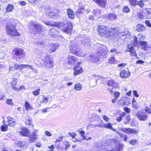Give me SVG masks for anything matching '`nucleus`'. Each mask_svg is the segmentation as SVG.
Masks as SVG:
<instances>
[{
	"instance_id": "1",
	"label": "nucleus",
	"mask_w": 151,
	"mask_h": 151,
	"mask_svg": "<svg viewBox=\"0 0 151 151\" xmlns=\"http://www.w3.org/2000/svg\"><path fill=\"white\" fill-rule=\"evenodd\" d=\"M115 28H109L107 29L105 25L99 26L98 31L99 35L101 37H104L107 38L112 36L115 33Z\"/></svg>"
},
{
	"instance_id": "2",
	"label": "nucleus",
	"mask_w": 151,
	"mask_h": 151,
	"mask_svg": "<svg viewBox=\"0 0 151 151\" xmlns=\"http://www.w3.org/2000/svg\"><path fill=\"white\" fill-rule=\"evenodd\" d=\"M53 25L60 27L62 29V31L67 34L70 33L72 30L73 26L72 24L70 22H60L58 24H54Z\"/></svg>"
},
{
	"instance_id": "3",
	"label": "nucleus",
	"mask_w": 151,
	"mask_h": 151,
	"mask_svg": "<svg viewBox=\"0 0 151 151\" xmlns=\"http://www.w3.org/2000/svg\"><path fill=\"white\" fill-rule=\"evenodd\" d=\"M12 53L15 59L17 60L23 58L25 56V53L23 50L19 48H16L13 49Z\"/></svg>"
},
{
	"instance_id": "4",
	"label": "nucleus",
	"mask_w": 151,
	"mask_h": 151,
	"mask_svg": "<svg viewBox=\"0 0 151 151\" xmlns=\"http://www.w3.org/2000/svg\"><path fill=\"white\" fill-rule=\"evenodd\" d=\"M6 29L7 34L11 36H19L20 35L17 31L15 26L13 24H8L6 26Z\"/></svg>"
},
{
	"instance_id": "5",
	"label": "nucleus",
	"mask_w": 151,
	"mask_h": 151,
	"mask_svg": "<svg viewBox=\"0 0 151 151\" xmlns=\"http://www.w3.org/2000/svg\"><path fill=\"white\" fill-rule=\"evenodd\" d=\"M69 46L71 52L74 55H77L78 54L79 50L75 41L74 40L70 41Z\"/></svg>"
},
{
	"instance_id": "6",
	"label": "nucleus",
	"mask_w": 151,
	"mask_h": 151,
	"mask_svg": "<svg viewBox=\"0 0 151 151\" xmlns=\"http://www.w3.org/2000/svg\"><path fill=\"white\" fill-rule=\"evenodd\" d=\"M42 9H43L46 11V13L47 15L53 18H57L58 15L56 14L55 12L52 11V9L48 6H41Z\"/></svg>"
},
{
	"instance_id": "7",
	"label": "nucleus",
	"mask_w": 151,
	"mask_h": 151,
	"mask_svg": "<svg viewBox=\"0 0 151 151\" xmlns=\"http://www.w3.org/2000/svg\"><path fill=\"white\" fill-rule=\"evenodd\" d=\"M119 129L120 131L128 134H136L138 133V131L135 129H132L130 128L119 127Z\"/></svg>"
},
{
	"instance_id": "8",
	"label": "nucleus",
	"mask_w": 151,
	"mask_h": 151,
	"mask_svg": "<svg viewBox=\"0 0 151 151\" xmlns=\"http://www.w3.org/2000/svg\"><path fill=\"white\" fill-rule=\"evenodd\" d=\"M28 141L30 143H33L35 142L36 140L38 139V134L35 132H32L29 135H28Z\"/></svg>"
},
{
	"instance_id": "9",
	"label": "nucleus",
	"mask_w": 151,
	"mask_h": 151,
	"mask_svg": "<svg viewBox=\"0 0 151 151\" xmlns=\"http://www.w3.org/2000/svg\"><path fill=\"white\" fill-rule=\"evenodd\" d=\"M136 116L141 121H145L148 118V116L145 112H139L137 113Z\"/></svg>"
},
{
	"instance_id": "10",
	"label": "nucleus",
	"mask_w": 151,
	"mask_h": 151,
	"mask_svg": "<svg viewBox=\"0 0 151 151\" xmlns=\"http://www.w3.org/2000/svg\"><path fill=\"white\" fill-rule=\"evenodd\" d=\"M67 63L69 65H74L78 61L77 58L73 55H69L68 57Z\"/></svg>"
},
{
	"instance_id": "11",
	"label": "nucleus",
	"mask_w": 151,
	"mask_h": 151,
	"mask_svg": "<svg viewBox=\"0 0 151 151\" xmlns=\"http://www.w3.org/2000/svg\"><path fill=\"white\" fill-rule=\"evenodd\" d=\"M58 44L52 43L47 48V50L50 53L54 52L59 47Z\"/></svg>"
},
{
	"instance_id": "12",
	"label": "nucleus",
	"mask_w": 151,
	"mask_h": 151,
	"mask_svg": "<svg viewBox=\"0 0 151 151\" xmlns=\"http://www.w3.org/2000/svg\"><path fill=\"white\" fill-rule=\"evenodd\" d=\"M86 58L87 61L93 63H97L99 60L98 57L94 55H88Z\"/></svg>"
},
{
	"instance_id": "13",
	"label": "nucleus",
	"mask_w": 151,
	"mask_h": 151,
	"mask_svg": "<svg viewBox=\"0 0 151 151\" xmlns=\"http://www.w3.org/2000/svg\"><path fill=\"white\" fill-rule=\"evenodd\" d=\"M45 64L46 65V67L47 68H51L53 66L52 61L48 56L45 57Z\"/></svg>"
},
{
	"instance_id": "14",
	"label": "nucleus",
	"mask_w": 151,
	"mask_h": 151,
	"mask_svg": "<svg viewBox=\"0 0 151 151\" xmlns=\"http://www.w3.org/2000/svg\"><path fill=\"white\" fill-rule=\"evenodd\" d=\"M130 35V33L127 30H125L124 32L120 33L119 32V35L121 39L123 40H124L126 38H129Z\"/></svg>"
},
{
	"instance_id": "15",
	"label": "nucleus",
	"mask_w": 151,
	"mask_h": 151,
	"mask_svg": "<svg viewBox=\"0 0 151 151\" xmlns=\"http://www.w3.org/2000/svg\"><path fill=\"white\" fill-rule=\"evenodd\" d=\"M19 132L20 135L24 137H28L30 133L29 130L25 128L21 129Z\"/></svg>"
},
{
	"instance_id": "16",
	"label": "nucleus",
	"mask_w": 151,
	"mask_h": 151,
	"mask_svg": "<svg viewBox=\"0 0 151 151\" xmlns=\"http://www.w3.org/2000/svg\"><path fill=\"white\" fill-rule=\"evenodd\" d=\"M81 62H78V65L76 66L74 69V74L75 76L77 75L82 73L83 72V69L79 68L78 65L81 64Z\"/></svg>"
},
{
	"instance_id": "17",
	"label": "nucleus",
	"mask_w": 151,
	"mask_h": 151,
	"mask_svg": "<svg viewBox=\"0 0 151 151\" xmlns=\"http://www.w3.org/2000/svg\"><path fill=\"white\" fill-rule=\"evenodd\" d=\"M107 85L109 86H112L114 88H118L119 87L118 83L112 79L108 81Z\"/></svg>"
},
{
	"instance_id": "18",
	"label": "nucleus",
	"mask_w": 151,
	"mask_h": 151,
	"mask_svg": "<svg viewBox=\"0 0 151 151\" xmlns=\"http://www.w3.org/2000/svg\"><path fill=\"white\" fill-rule=\"evenodd\" d=\"M32 25L35 28V29L37 33H39L40 34L42 30L41 25L36 22L33 23Z\"/></svg>"
},
{
	"instance_id": "19",
	"label": "nucleus",
	"mask_w": 151,
	"mask_h": 151,
	"mask_svg": "<svg viewBox=\"0 0 151 151\" xmlns=\"http://www.w3.org/2000/svg\"><path fill=\"white\" fill-rule=\"evenodd\" d=\"M98 5L103 8H105L106 4V0H93Z\"/></svg>"
},
{
	"instance_id": "20",
	"label": "nucleus",
	"mask_w": 151,
	"mask_h": 151,
	"mask_svg": "<svg viewBox=\"0 0 151 151\" xmlns=\"http://www.w3.org/2000/svg\"><path fill=\"white\" fill-rule=\"evenodd\" d=\"M130 73L129 71L123 70L121 71L120 73V76L122 78H128L130 76Z\"/></svg>"
},
{
	"instance_id": "21",
	"label": "nucleus",
	"mask_w": 151,
	"mask_h": 151,
	"mask_svg": "<svg viewBox=\"0 0 151 151\" xmlns=\"http://www.w3.org/2000/svg\"><path fill=\"white\" fill-rule=\"evenodd\" d=\"M8 120L9 122V125L10 126H13L17 123L14 118L12 117L8 116Z\"/></svg>"
},
{
	"instance_id": "22",
	"label": "nucleus",
	"mask_w": 151,
	"mask_h": 151,
	"mask_svg": "<svg viewBox=\"0 0 151 151\" xmlns=\"http://www.w3.org/2000/svg\"><path fill=\"white\" fill-rule=\"evenodd\" d=\"M139 43L140 45L141 46V49L144 50H147V42L145 41H140Z\"/></svg>"
},
{
	"instance_id": "23",
	"label": "nucleus",
	"mask_w": 151,
	"mask_h": 151,
	"mask_svg": "<svg viewBox=\"0 0 151 151\" xmlns=\"http://www.w3.org/2000/svg\"><path fill=\"white\" fill-rule=\"evenodd\" d=\"M112 124L110 123L104 124L102 125V127L111 129L112 131H116V129L113 128L112 127Z\"/></svg>"
},
{
	"instance_id": "24",
	"label": "nucleus",
	"mask_w": 151,
	"mask_h": 151,
	"mask_svg": "<svg viewBox=\"0 0 151 151\" xmlns=\"http://www.w3.org/2000/svg\"><path fill=\"white\" fill-rule=\"evenodd\" d=\"M90 41V39L88 37H86L81 40V42L83 45H88Z\"/></svg>"
},
{
	"instance_id": "25",
	"label": "nucleus",
	"mask_w": 151,
	"mask_h": 151,
	"mask_svg": "<svg viewBox=\"0 0 151 151\" xmlns=\"http://www.w3.org/2000/svg\"><path fill=\"white\" fill-rule=\"evenodd\" d=\"M14 9V6L11 4H9L6 8V12L8 13L12 12Z\"/></svg>"
},
{
	"instance_id": "26",
	"label": "nucleus",
	"mask_w": 151,
	"mask_h": 151,
	"mask_svg": "<svg viewBox=\"0 0 151 151\" xmlns=\"http://www.w3.org/2000/svg\"><path fill=\"white\" fill-rule=\"evenodd\" d=\"M107 144L108 145H117V142L116 140L114 139H109L106 142Z\"/></svg>"
},
{
	"instance_id": "27",
	"label": "nucleus",
	"mask_w": 151,
	"mask_h": 151,
	"mask_svg": "<svg viewBox=\"0 0 151 151\" xmlns=\"http://www.w3.org/2000/svg\"><path fill=\"white\" fill-rule=\"evenodd\" d=\"M116 18V15L113 13H111L109 14L107 17V19L111 21H113Z\"/></svg>"
},
{
	"instance_id": "28",
	"label": "nucleus",
	"mask_w": 151,
	"mask_h": 151,
	"mask_svg": "<svg viewBox=\"0 0 151 151\" xmlns=\"http://www.w3.org/2000/svg\"><path fill=\"white\" fill-rule=\"evenodd\" d=\"M67 13L70 19H73L75 17V15L73 10L69 9H67Z\"/></svg>"
},
{
	"instance_id": "29",
	"label": "nucleus",
	"mask_w": 151,
	"mask_h": 151,
	"mask_svg": "<svg viewBox=\"0 0 151 151\" xmlns=\"http://www.w3.org/2000/svg\"><path fill=\"white\" fill-rule=\"evenodd\" d=\"M17 82V79L16 78H14L13 79V80L11 83V87L15 91H16V89H17V88H16V85Z\"/></svg>"
},
{
	"instance_id": "30",
	"label": "nucleus",
	"mask_w": 151,
	"mask_h": 151,
	"mask_svg": "<svg viewBox=\"0 0 151 151\" xmlns=\"http://www.w3.org/2000/svg\"><path fill=\"white\" fill-rule=\"evenodd\" d=\"M57 31L54 28L51 29L50 31V35L53 37H55L57 36Z\"/></svg>"
},
{
	"instance_id": "31",
	"label": "nucleus",
	"mask_w": 151,
	"mask_h": 151,
	"mask_svg": "<svg viewBox=\"0 0 151 151\" xmlns=\"http://www.w3.org/2000/svg\"><path fill=\"white\" fill-rule=\"evenodd\" d=\"M145 13L146 17L147 19L151 18V9H145Z\"/></svg>"
},
{
	"instance_id": "32",
	"label": "nucleus",
	"mask_w": 151,
	"mask_h": 151,
	"mask_svg": "<svg viewBox=\"0 0 151 151\" xmlns=\"http://www.w3.org/2000/svg\"><path fill=\"white\" fill-rule=\"evenodd\" d=\"M137 30L138 32H141L145 29V27L142 24H138L136 27Z\"/></svg>"
},
{
	"instance_id": "33",
	"label": "nucleus",
	"mask_w": 151,
	"mask_h": 151,
	"mask_svg": "<svg viewBox=\"0 0 151 151\" xmlns=\"http://www.w3.org/2000/svg\"><path fill=\"white\" fill-rule=\"evenodd\" d=\"M98 49H99V52L101 53H102L106 52L107 50L105 49L106 47L104 45H100V46L98 47Z\"/></svg>"
},
{
	"instance_id": "34",
	"label": "nucleus",
	"mask_w": 151,
	"mask_h": 151,
	"mask_svg": "<svg viewBox=\"0 0 151 151\" xmlns=\"http://www.w3.org/2000/svg\"><path fill=\"white\" fill-rule=\"evenodd\" d=\"M82 85L80 83H76L75 86L74 88L76 91H80L82 88Z\"/></svg>"
},
{
	"instance_id": "35",
	"label": "nucleus",
	"mask_w": 151,
	"mask_h": 151,
	"mask_svg": "<svg viewBox=\"0 0 151 151\" xmlns=\"http://www.w3.org/2000/svg\"><path fill=\"white\" fill-rule=\"evenodd\" d=\"M84 12V9L83 7L79 8L76 12V16H78V14H83Z\"/></svg>"
},
{
	"instance_id": "36",
	"label": "nucleus",
	"mask_w": 151,
	"mask_h": 151,
	"mask_svg": "<svg viewBox=\"0 0 151 151\" xmlns=\"http://www.w3.org/2000/svg\"><path fill=\"white\" fill-rule=\"evenodd\" d=\"M25 109L26 110H31L33 109V108L31 106L29 103L27 101L25 102Z\"/></svg>"
},
{
	"instance_id": "37",
	"label": "nucleus",
	"mask_w": 151,
	"mask_h": 151,
	"mask_svg": "<svg viewBox=\"0 0 151 151\" xmlns=\"http://www.w3.org/2000/svg\"><path fill=\"white\" fill-rule=\"evenodd\" d=\"M129 143L132 145H138V141L137 140L135 139H134L133 140H132L130 141Z\"/></svg>"
},
{
	"instance_id": "38",
	"label": "nucleus",
	"mask_w": 151,
	"mask_h": 151,
	"mask_svg": "<svg viewBox=\"0 0 151 151\" xmlns=\"http://www.w3.org/2000/svg\"><path fill=\"white\" fill-rule=\"evenodd\" d=\"M93 13L94 15H99L101 14V11L97 9H94L93 12Z\"/></svg>"
},
{
	"instance_id": "39",
	"label": "nucleus",
	"mask_w": 151,
	"mask_h": 151,
	"mask_svg": "<svg viewBox=\"0 0 151 151\" xmlns=\"http://www.w3.org/2000/svg\"><path fill=\"white\" fill-rule=\"evenodd\" d=\"M115 62V58L114 56H111L109 58L108 62L110 64L114 63Z\"/></svg>"
},
{
	"instance_id": "40",
	"label": "nucleus",
	"mask_w": 151,
	"mask_h": 151,
	"mask_svg": "<svg viewBox=\"0 0 151 151\" xmlns=\"http://www.w3.org/2000/svg\"><path fill=\"white\" fill-rule=\"evenodd\" d=\"M116 149L115 150H112V151H120L122 149V145L118 144L116 147Z\"/></svg>"
},
{
	"instance_id": "41",
	"label": "nucleus",
	"mask_w": 151,
	"mask_h": 151,
	"mask_svg": "<svg viewBox=\"0 0 151 151\" xmlns=\"http://www.w3.org/2000/svg\"><path fill=\"white\" fill-rule=\"evenodd\" d=\"M8 126L5 124H3L1 127V130L2 131L5 132L7 130Z\"/></svg>"
},
{
	"instance_id": "42",
	"label": "nucleus",
	"mask_w": 151,
	"mask_h": 151,
	"mask_svg": "<svg viewBox=\"0 0 151 151\" xmlns=\"http://www.w3.org/2000/svg\"><path fill=\"white\" fill-rule=\"evenodd\" d=\"M137 4L141 8L143 7L144 6V3L142 0L138 1L137 3Z\"/></svg>"
},
{
	"instance_id": "43",
	"label": "nucleus",
	"mask_w": 151,
	"mask_h": 151,
	"mask_svg": "<svg viewBox=\"0 0 151 151\" xmlns=\"http://www.w3.org/2000/svg\"><path fill=\"white\" fill-rule=\"evenodd\" d=\"M6 104H8L9 105L13 106L14 105V103L12 101V99H7L6 100Z\"/></svg>"
},
{
	"instance_id": "44",
	"label": "nucleus",
	"mask_w": 151,
	"mask_h": 151,
	"mask_svg": "<svg viewBox=\"0 0 151 151\" xmlns=\"http://www.w3.org/2000/svg\"><path fill=\"white\" fill-rule=\"evenodd\" d=\"M123 11L125 13H128L130 11V9L127 6H124L122 9Z\"/></svg>"
},
{
	"instance_id": "45",
	"label": "nucleus",
	"mask_w": 151,
	"mask_h": 151,
	"mask_svg": "<svg viewBox=\"0 0 151 151\" xmlns=\"http://www.w3.org/2000/svg\"><path fill=\"white\" fill-rule=\"evenodd\" d=\"M40 89H39L37 90H36L35 91H33L32 92V93L35 96H37L38 95L40 94Z\"/></svg>"
},
{
	"instance_id": "46",
	"label": "nucleus",
	"mask_w": 151,
	"mask_h": 151,
	"mask_svg": "<svg viewBox=\"0 0 151 151\" xmlns=\"http://www.w3.org/2000/svg\"><path fill=\"white\" fill-rule=\"evenodd\" d=\"M132 105L133 107L135 109H137L138 108V106L135 100H133L132 101Z\"/></svg>"
},
{
	"instance_id": "47",
	"label": "nucleus",
	"mask_w": 151,
	"mask_h": 151,
	"mask_svg": "<svg viewBox=\"0 0 151 151\" xmlns=\"http://www.w3.org/2000/svg\"><path fill=\"white\" fill-rule=\"evenodd\" d=\"M126 119V121H125L124 122V124H127L129 122L130 120V116L129 115L127 116Z\"/></svg>"
},
{
	"instance_id": "48",
	"label": "nucleus",
	"mask_w": 151,
	"mask_h": 151,
	"mask_svg": "<svg viewBox=\"0 0 151 151\" xmlns=\"http://www.w3.org/2000/svg\"><path fill=\"white\" fill-rule=\"evenodd\" d=\"M120 95V93L119 92L116 91L114 92V98L117 99L119 97Z\"/></svg>"
},
{
	"instance_id": "49",
	"label": "nucleus",
	"mask_w": 151,
	"mask_h": 151,
	"mask_svg": "<svg viewBox=\"0 0 151 151\" xmlns=\"http://www.w3.org/2000/svg\"><path fill=\"white\" fill-rule=\"evenodd\" d=\"M26 65L20 64L19 65V70H21L26 67Z\"/></svg>"
},
{
	"instance_id": "50",
	"label": "nucleus",
	"mask_w": 151,
	"mask_h": 151,
	"mask_svg": "<svg viewBox=\"0 0 151 151\" xmlns=\"http://www.w3.org/2000/svg\"><path fill=\"white\" fill-rule=\"evenodd\" d=\"M79 132L81 136L83 138V139H82V140H83L84 139H86V136L84 135V132L82 130Z\"/></svg>"
},
{
	"instance_id": "51",
	"label": "nucleus",
	"mask_w": 151,
	"mask_h": 151,
	"mask_svg": "<svg viewBox=\"0 0 151 151\" xmlns=\"http://www.w3.org/2000/svg\"><path fill=\"white\" fill-rule=\"evenodd\" d=\"M64 144L65 145V150H67V149L70 147V145L69 142L67 141H65L64 143Z\"/></svg>"
},
{
	"instance_id": "52",
	"label": "nucleus",
	"mask_w": 151,
	"mask_h": 151,
	"mask_svg": "<svg viewBox=\"0 0 151 151\" xmlns=\"http://www.w3.org/2000/svg\"><path fill=\"white\" fill-rule=\"evenodd\" d=\"M95 127V126L93 124H89L87 125L86 126V128L87 129H89L90 128H93Z\"/></svg>"
},
{
	"instance_id": "53",
	"label": "nucleus",
	"mask_w": 151,
	"mask_h": 151,
	"mask_svg": "<svg viewBox=\"0 0 151 151\" xmlns=\"http://www.w3.org/2000/svg\"><path fill=\"white\" fill-rule=\"evenodd\" d=\"M131 5H135L137 4V0H129Z\"/></svg>"
},
{
	"instance_id": "54",
	"label": "nucleus",
	"mask_w": 151,
	"mask_h": 151,
	"mask_svg": "<svg viewBox=\"0 0 151 151\" xmlns=\"http://www.w3.org/2000/svg\"><path fill=\"white\" fill-rule=\"evenodd\" d=\"M126 50L127 51H129L130 52V53L131 54V55L132 56H136L137 55L136 53L135 52H134L132 50H128L127 49Z\"/></svg>"
},
{
	"instance_id": "55",
	"label": "nucleus",
	"mask_w": 151,
	"mask_h": 151,
	"mask_svg": "<svg viewBox=\"0 0 151 151\" xmlns=\"http://www.w3.org/2000/svg\"><path fill=\"white\" fill-rule=\"evenodd\" d=\"M117 134H119L121 137H122L125 135L123 133H122L116 129V131H114Z\"/></svg>"
},
{
	"instance_id": "56",
	"label": "nucleus",
	"mask_w": 151,
	"mask_h": 151,
	"mask_svg": "<svg viewBox=\"0 0 151 151\" xmlns=\"http://www.w3.org/2000/svg\"><path fill=\"white\" fill-rule=\"evenodd\" d=\"M145 112L149 114H151V110L148 107H146L145 109Z\"/></svg>"
},
{
	"instance_id": "57",
	"label": "nucleus",
	"mask_w": 151,
	"mask_h": 151,
	"mask_svg": "<svg viewBox=\"0 0 151 151\" xmlns=\"http://www.w3.org/2000/svg\"><path fill=\"white\" fill-rule=\"evenodd\" d=\"M137 38V37H135L134 38V45H136L138 43Z\"/></svg>"
},
{
	"instance_id": "58",
	"label": "nucleus",
	"mask_w": 151,
	"mask_h": 151,
	"mask_svg": "<svg viewBox=\"0 0 151 151\" xmlns=\"http://www.w3.org/2000/svg\"><path fill=\"white\" fill-rule=\"evenodd\" d=\"M48 98L44 97L43 98V100L42 101H40L41 102H42L45 103H46L48 102Z\"/></svg>"
},
{
	"instance_id": "59",
	"label": "nucleus",
	"mask_w": 151,
	"mask_h": 151,
	"mask_svg": "<svg viewBox=\"0 0 151 151\" xmlns=\"http://www.w3.org/2000/svg\"><path fill=\"white\" fill-rule=\"evenodd\" d=\"M124 111L128 114L131 111L130 109L128 107L124 108Z\"/></svg>"
},
{
	"instance_id": "60",
	"label": "nucleus",
	"mask_w": 151,
	"mask_h": 151,
	"mask_svg": "<svg viewBox=\"0 0 151 151\" xmlns=\"http://www.w3.org/2000/svg\"><path fill=\"white\" fill-rule=\"evenodd\" d=\"M145 23L146 25L147 26L149 27H150V26H151V24L150 23V21L149 20H146L145 21Z\"/></svg>"
},
{
	"instance_id": "61",
	"label": "nucleus",
	"mask_w": 151,
	"mask_h": 151,
	"mask_svg": "<svg viewBox=\"0 0 151 151\" xmlns=\"http://www.w3.org/2000/svg\"><path fill=\"white\" fill-rule=\"evenodd\" d=\"M63 137L60 136L58 138V139H56V140L55 141V142L57 143L58 142H61L63 139Z\"/></svg>"
},
{
	"instance_id": "62",
	"label": "nucleus",
	"mask_w": 151,
	"mask_h": 151,
	"mask_svg": "<svg viewBox=\"0 0 151 151\" xmlns=\"http://www.w3.org/2000/svg\"><path fill=\"white\" fill-rule=\"evenodd\" d=\"M133 95H134V96L136 97H138L139 96L138 94L137 93V91L134 90L133 91Z\"/></svg>"
},
{
	"instance_id": "63",
	"label": "nucleus",
	"mask_w": 151,
	"mask_h": 151,
	"mask_svg": "<svg viewBox=\"0 0 151 151\" xmlns=\"http://www.w3.org/2000/svg\"><path fill=\"white\" fill-rule=\"evenodd\" d=\"M18 145L19 147L21 148H22V147H24V146L22 144V142L21 141H19V142L18 144Z\"/></svg>"
},
{
	"instance_id": "64",
	"label": "nucleus",
	"mask_w": 151,
	"mask_h": 151,
	"mask_svg": "<svg viewBox=\"0 0 151 151\" xmlns=\"http://www.w3.org/2000/svg\"><path fill=\"white\" fill-rule=\"evenodd\" d=\"M122 116L120 115L119 117H117L116 118V120L119 122L121 121L122 120Z\"/></svg>"
}]
</instances>
